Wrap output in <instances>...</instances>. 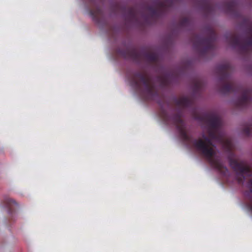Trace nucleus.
I'll return each instance as SVG.
<instances>
[{
    "mask_svg": "<svg viewBox=\"0 0 252 252\" xmlns=\"http://www.w3.org/2000/svg\"><path fill=\"white\" fill-rule=\"evenodd\" d=\"M174 102L177 108V113L169 115L166 111L161 109L160 116L167 124H172L176 126L182 139L188 143H192L193 146L200 154L204 156L212 166L217 169L222 175L226 176L229 174L228 169L223 165L221 161L214 158L216 154L215 146L213 140L220 143H226L228 149L231 148V143L225 140L222 134L220 132V120L215 113H206L199 117L198 119L206 122L208 124L207 132L209 136L205 134L202 135V138L192 140V136L189 134L185 121L183 120V109L191 107L193 105V100L188 96H182L175 98Z\"/></svg>",
    "mask_w": 252,
    "mask_h": 252,
    "instance_id": "f257e3e1",
    "label": "nucleus"
},
{
    "mask_svg": "<svg viewBox=\"0 0 252 252\" xmlns=\"http://www.w3.org/2000/svg\"><path fill=\"white\" fill-rule=\"evenodd\" d=\"M231 66L228 63H222L217 67V72L220 81V91L223 94L241 93V96L236 102V105L239 108H245L249 105L250 102L252 101V97H250L252 91L250 89L244 88L236 83L231 78L229 74Z\"/></svg>",
    "mask_w": 252,
    "mask_h": 252,
    "instance_id": "f03ea898",
    "label": "nucleus"
},
{
    "mask_svg": "<svg viewBox=\"0 0 252 252\" xmlns=\"http://www.w3.org/2000/svg\"><path fill=\"white\" fill-rule=\"evenodd\" d=\"M131 86L139 91L147 100H158L159 94L152 77L147 73L135 72L128 77Z\"/></svg>",
    "mask_w": 252,
    "mask_h": 252,
    "instance_id": "7ed1b4c3",
    "label": "nucleus"
},
{
    "mask_svg": "<svg viewBox=\"0 0 252 252\" xmlns=\"http://www.w3.org/2000/svg\"><path fill=\"white\" fill-rule=\"evenodd\" d=\"M246 21L248 25L246 31L247 37H243L237 33L227 37L228 43L234 48H237L239 52L243 55L248 54L251 49L252 51V23L249 21Z\"/></svg>",
    "mask_w": 252,
    "mask_h": 252,
    "instance_id": "20e7f679",
    "label": "nucleus"
},
{
    "mask_svg": "<svg viewBox=\"0 0 252 252\" xmlns=\"http://www.w3.org/2000/svg\"><path fill=\"white\" fill-rule=\"evenodd\" d=\"M207 32L208 36L206 37L200 34H194L191 38L194 48L201 57L206 56L209 52L214 50V42L216 39V33L211 28H209Z\"/></svg>",
    "mask_w": 252,
    "mask_h": 252,
    "instance_id": "39448f33",
    "label": "nucleus"
},
{
    "mask_svg": "<svg viewBox=\"0 0 252 252\" xmlns=\"http://www.w3.org/2000/svg\"><path fill=\"white\" fill-rule=\"evenodd\" d=\"M117 53L124 58L132 60L136 63L141 62L143 58L150 63H156L158 60V55L157 53L144 51H139L135 48L119 49Z\"/></svg>",
    "mask_w": 252,
    "mask_h": 252,
    "instance_id": "423d86ee",
    "label": "nucleus"
},
{
    "mask_svg": "<svg viewBox=\"0 0 252 252\" xmlns=\"http://www.w3.org/2000/svg\"><path fill=\"white\" fill-rule=\"evenodd\" d=\"M173 3V0H163L162 1H155L152 5H148L146 7L147 11L149 13V16L146 18L156 20L167 10L168 8L171 7Z\"/></svg>",
    "mask_w": 252,
    "mask_h": 252,
    "instance_id": "0eeeda50",
    "label": "nucleus"
},
{
    "mask_svg": "<svg viewBox=\"0 0 252 252\" xmlns=\"http://www.w3.org/2000/svg\"><path fill=\"white\" fill-rule=\"evenodd\" d=\"M229 164L233 170L239 173L236 179L239 184H243L245 180L244 175L248 176L252 175V170L243 161L239 162L237 160L229 158Z\"/></svg>",
    "mask_w": 252,
    "mask_h": 252,
    "instance_id": "6e6552de",
    "label": "nucleus"
},
{
    "mask_svg": "<svg viewBox=\"0 0 252 252\" xmlns=\"http://www.w3.org/2000/svg\"><path fill=\"white\" fill-rule=\"evenodd\" d=\"M223 6L226 13L236 16H239L237 12L238 3L237 0H228L224 2Z\"/></svg>",
    "mask_w": 252,
    "mask_h": 252,
    "instance_id": "1a4fd4ad",
    "label": "nucleus"
},
{
    "mask_svg": "<svg viewBox=\"0 0 252 252\" xmlns=\"http://www.w3.org/2000/svg\"><path fill=\"white\" fill-rule=\"evenodd\" d=\"M197 0L206 13L208 14L211 13L215 10V6L213 5L212 0Z\"/></svg>",
    "mask_w": 252,
    "mask_h": 252,
    "instance_id": "9d476101",
    "label": "nucleus"
},
{
    "mask_svg": "<svg viewBox=\"0 0 252 252\" xmlns=\"http://www.w3.org/2000/svg\"><path fill=\"white\" fill-rule=\"evenodd\" d=\"M126 19L130 22H135L137 20V11L134 7L128 8L127 10Z\"/></svg>",
    "mask_w": 252,
    "mask_h": 252,
    "instance_id": "9b49d317",
    "label": "nucleus"
},
{
    "mask_svg": "<svg viewBox=\"0 0 252 252\" xmlns=\"http://www.w3.org/2000/svg\"><path fill=\"white\" fill-rule=\"evenodd\" d=\"M247 188L248 190L245 192L244 195L246 199L252 205V178L249 180L247 183ZM246 205H251V204H247Z\"/></svg>",
    "mask_w": 252,
    "mask_h": 252,
    "instance_id": "f8f14e48",
    "label": "nucleus"
},
{
    "mask_svg": "<svg viewBox=\"0 0 252 252\" xmlns=\"http://www.w3.org/2000/svg\"><path fill=\"white\" fill-rule=\"evenodd\" d=\"M90 13L94 21L96 23L99 22L100 19L102 15V10L100 8L97 7L94 10H92L90 11Z\"/></svg>",
    "mask_w": 252,
    "mask_h": 252,
    "instance_id": "ddd939ff",
    "label": "nucleus"
},
{
    "mask_svg": "<svg viewBox=\"0 0 252 252\" xmlns=\"http://www.w3.org/2000/svg\"><path fill=\"white\" fill-rule=\"evenodd\" d=\"M157 80L162 87H166L170 84L169 76L168 75L159 76L157 78Z\"/></svg>",
    "mask_w": 252,
    "mask_h": 252,
    "instance_id": "4468645a",
    "label": "nucleus"
},
{
    "mask_svg": "<svg viewBox=\"0 0 252 252\" xmlns=\"http://www.w3.org/2000/svg\"><path fill=\"white\" fill-rule=\"evenodd\" d=\"M4 205H17V203L14 199L6 197L4 199Z\"/></svg>",
    "mask_w": 252,
    "mask_h": 252,
    "instance_id": "2eb2a0df",
    "label": "nucleus"
},
{
    "mask_svg": "<svg viewBox=\"0 0 252 252\" xmlns=\"http://www.w3.org/2000/svg\"><path fill=\"white\" fill-rule=\"evenodd\" d=\"M190 21L189 18L185 17L182 18L180 21V26L182 27H187L189 25Z\"/></svg>",
    "mask_w": 252,
    "mask_h": 252,
    "instance_id": "dca6fc26",
    "label": "nucleus"
},
{
    "mask_svg": "<svg viewBox=\"0 0 252 252\" xmlns=\"http://www.w3.org/2000/svg\"><path fill=\"white\" fill-rule=\"evenodd\" d=\"M244 133L247 135L249 136L252 132V125H248L245 127L243 129Z\"/></svg>",
    "mask_w": 252,
    "mask_h": 252,
    "instance_id": "f3484780",
    "label": "nucleus"
},
{
    "mask_svg": "<svg viewBox=\"0 0 252 252\" xmlns=\"http://www.w3.org/2000/svg\"><path fill=\"white\" fill-rule=\"evenodd\" d=\"M195 87L198 89L200 86V83L199 81H197L195 84Z\"/></svg>",
    "mask_w": 252,
    "mask_h": 252,
    "instance_id": "a211bd4d",
    "label": "nucleus"
},
{
    "mask_svg": "<svg viewBox=\"0 0 252 252\" xmlns=\"http://www.w3.org/2000/svg\"><path fill=\"white\" fill-rule=\"evenodd\" d=\"M248 208L252 212V206H247Z\"/></svg>",
    "mask_w": 252,
    "mask_h": 252,
    "instance_id": "6ab92c4d",
    "label": "nucleus"
}]
</instances>
